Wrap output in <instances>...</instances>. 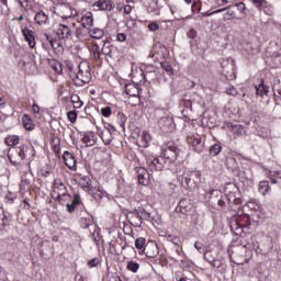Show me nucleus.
Returning <instances> with one entry per match:
<instances>
[{
    "label": "nucleus",
    "mask_w": 281,
    "mask_h": 281,
    "mask_svg": "<svg viewBox=\"0 0 281 281\" xmlns=\"http://www.w3.org/2000/svg\"><path fill=\"white\" fill-rule=\"evenodd\" d=\"M187 142L190 146H192L195 153H203V148H205V143L203 142V137L199 134H189L187 136Z\"/></svg>",
    "instance_id": "nucleus-7"
},
{
    "label": "nucleus",
    "mask_w": 281,
    "mask_h": 281,
    "mask_svg": "<svg viewBox=\"0 0 281 281\" xmlns=\"http://www.w3.org/2000/svg\"><path fill=\"white\" fill-rule=\"evenodd\" d=\"M22 124L25 128V131H34L35 128V124H34V121L32 120V117H30V115L27 114H24L22 116Z\"/></svg>",
    "instance_id": "nucleus-27"
},
{
    "label": "nucleus",
    "mask_w": 281,
    "mask_h": 281,
    "mask_svg": "<svg viewBox=\"0 0 281 281\" xmlns=\"http://www.w3.org/2000/svg\"><path fill=\"white\" fill-rule=\"evenodd\" d=\"M161 157L168 164H175L177 157H179V148H177V145H175L173 142H168L166 146L162 147Z\"/></svg>",
    "instance_id": "nucleus-3"
},
{
    "label": "nucleus",
    "mask_w": 281,
    "mask_h": 281,
    "mask_svg": "<svg viewBox=\"0 0 281 281\" xmlns=\"http://www.w3.org/2000/svg\"><path fill=\"white\" fill-rule=\"evenodd\" d=\"M100 265V259L93 258L88 262V267L93 269V267H98Z\"/></svg>",
    "instance_id": "nucleus-53"
},
{
    "label": "nucleus",
    "mask_w": 281,
    "mask_h": 281,
    "mask_svg": "<svg viewBox=\"0 0 281 281\" xmlns=\"http://www.w3.org/2000/svg\"><path fill=\"white\" fill-rule=\"evenodd\" d=\"M135 170H136L138 183L140 186H149L150 184V173L148 172V170L144 167H137Z\"/></svg>",
    "instance_id": "nucleus-12"
},
{
    "label": "nucleus",
    "mask_w": 281,
    "mask_h": 281,
    "mask_svg": "<svg viewBox=\"0 0 281 281\" xmlns=\"http://www.w3.org/2000/svg\"><path fill=\"white\" fill-rule=\"evenodd\" d=\"M135 247L136 249H144L146 247V238L139 237L135 239Z\"/></svg>",
    "instance_id": "nucleus-45"
},
{
    "label": "nucleus",
    "mask_w": 281,
    "mask_h": 281,
    "mask_svg": "<svg viewBox=\"0 0 281 281\" xmlns=\"http://www.w3.org/2000/svg\"><path fill=\"white\" fill-rule=\"evenodd\" d=\"M21 32L24 36V41H26L29 44V47L34 49V47H36V37L34 36V31L30 30L27 25H21Z\"/></svg>",
    "instance_id": "nucleus-11"
},
{
    "label": "nucleus",
    "mask_w": 281,
    "mask_h": 281,
    "mask_svg": "<svg viewBox=\"0 0 281 281\" xmlns=\"http://www.w3.org/2000/svg\"><path fill=\"white\" fill-rule=\"evenodd\" d=\"M111 113H113V110L111 109V106H105L101 109V115L103 117H111Z\"/></svg>",
    "instance_id": "nucleus-47"
},
{
    "label": "nucleus",
    "mask_w": 281,
    "mask_h": 281,
    "mask_svg": "<svg viewBox=\"0 0 281 281\" xmlns=\"http://www.w3.org/2000/svg\"><path fill=\"white\" fill-rule=\"evenodd\" d=\"M56 34L60 41H71L74 38V31L69 22H59Z\"/></svg>",
    "instance_id": "nucleus-4"
},
{
    "label": "nucleus",
    "mask_w": 281,
    "mask_h": 281,
    "mask_svg": "<svg viewBox=\"0 0 281 281\" xmlns=\"http://www.w3.org/2000/svg\"><path fill=\"white\" fill-rule=\"evenodd\" d=\"M158 128L161 130L162 133H172L175 131V120L168 115H165L158 120Z\"/></svg>",
    "instance_id": "nucleus-9"
},
{
    "label": "nucleus",
    "mask_w": 281,
    "mask_h": 281,
    "mask_svg": "<svg viewBox=\"0 0 281 281\" xmlns=\"http://www.w3.org/2000/svg\"><path fill=\"white\" fill-rule=\"evenodd\" d=\"M101 52L104 56H111L113 52V45H111V42H104Z\"/></svg>",
    "instance_id": "nucleus-34"
},
{
    "label": "nucleus",
    "mask_w": 281,
    "mask_h": 281,
    "mask_svg": "<svg viewBox=\"0 0 281 281\" xmlns=\"http://www.w3.org/2000/svg\"><path fill=\"white\" fill-rule=\"evenodd\" d=\"M93 25V13L87 12L85 15L81 18V26L83 30H89Z\"/></svg>",
    "instance_id": "nucleus-26"
},
{
    "label": "nucleus",
    "mask_w": 281,
    "mask_h": 281,
    "mask_svg": "<svg viewBox=\"0 0 281 281\" xmlns=\"http://www.w3.org/2000/svg\"><path fill=\"white\" fill-rule=\"evenodd\" d=\"M235 5H236L237 10H239V12L241 14H245V10H247V7L244 4V2H238Z\"/></svg>",
    "instance_id": "nucleus-57"
},
{
    "label": "nucleus",
    "mask_w": 281,
    "mask_h": 281,
    "mask_svg": "<svg viewBox=\"0 0 281 281\" xmlns=\"http://www.w3.org/2000/svg\"><path fill=\"white\" fill-rule=\"evenodd\" d=\"M183 273L181 271H177L176 274H175V280L176 281H179L181 279H183Z\"/></svg>",
    "instance_id": "nucleus-63"
},
{
    "label": "nucleus",
    "mask_w": 281,
    "mask_h": 281,
    "mask_svg": "<svg viewBox=\"0 0 281 281\" xmlns=\"http://www.w3.org/2000/svg\"><path fill=\"white\" fill-rule=\"evenodd\" d=\"M53 188H54L53 192L54 194H57V196H60L61 194H65L68 192L67 186H65V183H63L60 180H55Z\"/></svg>",
    "instance_id": "nucleus-24"
},
{
    "label": "nucleus",
    "mask_w": 281,
    "mask_h": 281,
    "mask_svg": "<svg viewBox=\"0 0 281 281\" xmlns=\"http://www.w3.org/2000/svg\"><path fill=\"white\" fill-rule=\"evenodd\" d=\"M226 93L228 95H238V90L235 88V87H229L227 90H226Z\"/></svg>",
    "instance_id": "nucleus-59"
},
{
    "label": "nucleus",
    "mask_w": 281,
    "mask_h": 281,
    "mask_svg": "<svg viewBox=\"0 0 281 281\" xmlns=\"http://www.w3.org/2000/svg\"><path fill=\"white\" fill-rule=\"evenodd\" d=\"M204 260L206 262H209V265H211L214 260V257L212 256V252L211 251H206L204 252Z\"/></svg>",
    "instance_id": "nucleus-54"
},
{
    "label": "nucleus",
    "mask_w": 281,
    "mask_h": 281,
    "mask_svg": "<svg viewBox=\"0 0 281 281\" xmlns=\"http://www.w3.org/2000/svg\"><path fill=\"white\" fill-rule=\"evenodd\" d=\"M148 30L149 32H157V30H159V24H157V22H151L148 24Z\"/></svg>",
    "instance_id": "nucleus-56"
},
{
    "label": "nucleus",
    "mask_w": 281,
    "mask_h": 281,
    "mask_svg": "<svg viewBox=\"0 0 281 281\" xmlns=\"http://www.w3.org/2000/svg\"><path fill=\"white\" fill-rule=\"evenodd\" d=\"M223 16L224 21H232V19H236V12L228 10Z\"/></svg>",
    "instance_id": "nucleus-49"
},
{
    "label": "nucleus",
    "mask_w": 281,
    "mask_h": 281,
    "mask_svg": "<svg viewBox=\"0 0 281 281\" xmlns=\"http://www.w3.org/2000/svg\"><path fill=\"white\" fill-rule=\"evenodd\" d=\"M47 43H49L50 47H53L54 52L58 55L63 54L64 48L63 45H60V43H58L56 40H54V37H52L49 34L45 33L44 34Z\"/></svg>",
    "instance_id": "nucleus-21"
},
{
    "label": "nucleus",
    "mask_w": 281,
    "mask_h": 281,
    "mask_svg": "<svg viewBox=\"0 0 281 281\" xmlns=\"http://www.w3.org/2000/svg\"><path fill=\"white\" fill-rule=\"evenodd\" d=\"M8 159L12 166H18L20 170H24V172H31V162L26 161L23 165V160L20 158L19 154L14 153L13 149L8 154Z\"/></svg>",
    "instance_id": "nucleus-6"
},
{
    "label": "nucleus",
    "mask_w": 281,
    "mask_h": 281,
    "mask_svg": "<svg viewBox=\"0 0 281 281\" xmlns=\"http://www.w3.org/2000/svg\"><path fill=\"white\" fill-rule=\"evenodd\" d=\"M88 34L91 38L99 41L100 38H102L104 36V30L98 29V27L90 29L88 31Z\"/></svg>",
    "instance_id": "nucleus-28"
},
{
    "label": "nucleus",
    "mask_w": 281,
    "mask_h": 281,
    "mask_svg": "<svg viewBox=\"0 0 281 281\" xmlns=\"http://www.w3.org/2000/svg\"><path fill=\"white\" fill-rule=\"evenodd\" d=\"M150 142H153L150 133L143 132L140 135H138L137 146H139V148H148V146H150Z\"/></svg>",
    "instance_id": "nucleus-18"
},
{
    "label": "nucleus",
    "mask_w": 281,
    "mask_h": 281,
    "mask_svg": "<svg viewBox=\"0 0 281 281\" xmlns=\"http://www.w3.org/2000/svg\"><path fill=\"white\" fill-rule=\"evenodd\" d=\"M128 216L134 223V227H142L144 221H149L150 223H157L153 213L148 212L146 209L138 206L134 211L128 213Z\"/></svg>",
    "instance_id": "nucleus-1"
},
{
    "label": "nucleus",
    "mask_w": 281,
    "mask_h": 281,
    "mask_svg": "<svg viewBox=\"0 0 281 281\" xmlns=\"http://www.w3.org/2000/svg\"><path fill=\"white\" fill-rule=\"evenodd\" d=\"M13 150L22 161L25 159V157H27V146L25 145L13 147Z\"/></svg>",
    "instance_id": "nucleus-29"
},
{
    "label": "nucleus",
    "mask_w": 281,
    "mask_h": 281,
    "mask_svg": "<svg viewBox=\"0 0 281 281\" xmlns=\"http://www.w3.org/2000/svg\"><path fill=\"white\" fill-rule=\"evenodd\" d=\"M34 21L37 25L41 26L49 25V15L45 11L41 10L35 14Z\"/></svg>",
    "instance_id": "nucleus-20"
},
{
    "label": "nucleus",
    "mask_w": 281,
    "mask_h": 281,
    "mask_svg": "<svg viewBox=\"0 0 281 281\" xmlns=\"http://www.w3.org/2000/svg\"><path fill=\"white\" fill-rule=\"evenodd\" d=\"M201 182V172L194 171L189 173H184L181 178V183L186 188V190H190L194 192V190H199V183Z\"/></svg>",
    "instance_id": "nucleus-2"
},
{
    "label": "nucleus",
    "mask_w": 281,
    "mask_h": 281,
    "mask_svg": "<svg viewBox=\"0 0 281 281\" xmlns=\"http://www.w3.org/2000/svg\"><path fill=\"white\" fill-rule=\"evenodd\" d=\"M32 111L34 115H38L41 113V108L38 106V104L34 103L32 106Z\"/></svg>",
    "instance_id": "nucleus-62"
},
{
    "label": "nucleus",
    "mask_w": 281,
    "mask_h": 281,
    "mask_svg": "<svg viewBox=\"0 0 281 281\" xmlns=\"http://www.w3.org/2000/svg\"><path fill=\"white\" fill-rule=\"evenodd\" d=\"M216 5L221 7V5H227V3H229V1L227 0H215Z\"/></svg>",
    "instance_id": "nucleus-64"
},
{
    "label": "nucleus",
    "mask_w": 281,
    "mask_h": 281,
    "mask_svg": "<svg viewBox=\"0 0 281 281\" xmlns=\"http://www.w3.org/2000/svg\"><path fill=\"white\" fill-rule=\"evenodd\" d=\"M271 191V187L269 186V181H260L259 182V192L261 194H267L268 192Z\"/></svg>",
    "instance_id": "nucleus-36"
},
{
    "label": "nucleus",
    "mask_w": 281,
    "mask_h": 281,
    "mask_svg": "<svg viewBox=\"0 0 281 281\" xmlns=\"http://www.w3.org/2000/svg\"><path fill=\"white\" fill-rule=\"evenodd\" d=\"M59 16L63 21H67V19H71L74 16V9L69 3H63L59 5Z\"/></svg>",
    "instance_id": "nucleus-15"
},
{
    "label": "nucleus",
    "mask_w": 281,
    "mask_h": 281,
    "mask_svg": "<svg viewBox=\"0 0 281 281\" xmlns=\"http://www.w3.org/2000/svg\"><path fill=\"white\" fill-rule=\"evenodd\" d=\"M92 58H94V60H100V46L94 45L92 47Z\"/></svg>",
    "instance_id": "nucleus-48"
},
{
    "label": "nucleus",
    "mask_w": 281,
    "mask_h": 281,
    "mask_svg": "<svg viewBox=\"0 0 281 281\" xmlns=\"http://www.w3.org/2000/svg\"><path fill=\"white\" fill-rule=\"evenodd\" d=\"M81 204L82 200H80V193H75L70 202L66 203V210L69 214H74V212H76V207Z\"/></svg>",
    "instance_id": "nucleus-17"
},
{
    "label": "nucleus",
    "mask_w": 281,
    "mask_h": 281,
    "mask_svg": "<svg viewBox=\"0 0 281 281\" xmlns=\"http://www.w3.org/2000/svg\"><path fill=\"white\" fill-rule=\"evenodd\" d=\"M155 71V66H147L145 68V71L142 74L144 80H146V74H154Z\"/></svg>",
    "instance_id": "nucleus-52"
},
{
    "label": "nucleus",
    "mask_w": 281,
    "mask_h": 281,
    "mask_svg": "<svg viewBox=\"0 0 281 281\" xmlns=\"http://www.w3.org/2000/svg\"><path fill=\"white\" fill-rule=\"evenodd\" d=\"M76 36L81 41V38H85V27H78L76 31Z\"/></svg>",
    "instance_id": "nucleus-55"
},
{
    "label": "nucleus",
    "mask_w": 281,
    "mask_h": 281,
    "mask_svg": "<svg viewBox=\"0 0 281 281\" xmlns=\"http://www.w3.org/2000/svg\"><path fill=\"white\" fill-rule=\"evenodd\" d=\"M262 11L265 12V14H267V16H273V14H276V12L273 11V5H271L269 2H266Z\"/></svg>",
    "instance_id": "nucleus-42"
},
{
    "label": "nucleus",
    "mask_w": 281,
    "mask_h": 281,
    "mask_svg": "<svg viewBox=\"0 0 281 281\" xmlns=\"http://www.w3.org/2000/svg\"><path fill=\"white\" fill-rule=\"evenodd\" d=\"M231 131L234 133V135H238V137L245 135V126L240 124H231Z\"/></svg>",
    "instance_id": "nucleus-30"
},
{
    "label": "nucleus",
    "mask_w": 281,
    "mask_h": 281,
    "mask_svg": "<svg viewBox=\"0 0 281 281\" xmlns=\"http://www.w3.org/2000/svg\"><path fill=\"white\" fill-rule=\"evenodd\" d=\"M127 270L132 271V273H137V271H139V265L135 261H128Z\"/></svg>",
    "instance_id": "nucleus-43"
},
{
    "label": "nucleus",
    "mask_w": 281,
    "mask_h": 281,
    "mask_svg": "<svg viewBox=\"0 0 281 281\" xmlns=\"http://www.w3.org/2000/svg\"><path fill=\"white\" fill-rule=\"evenodd\" d=\"M194 248L199 251V254H205V247L201 241H195Z\"/></svg>",
    "instance_id": "nucleus-50"
},
{
    "label": "nucleus",
    "mask_w": 281,
    "mask_h": 281,
    "mask_svg": "<svg viewBox=\"0 0 281 281\" xmlns=\"http://www.w3.org/2000/svg\"><path fill=\"white\" fill-rule=\"evenodd\" d=\"M211 266L214 267L215 269H221L223 267V262H221V260L214 258Z\"/></svg>",
    "instance_id": "nucleus-58"
},
{
    "label": "nucleus",
    "mask_w": 281,
    "mask_h": 281,
    "mask_svg": "<svg viewBox=\"0 0 281 281\" xmlns=\"http://www.w3.org/2000/svg\"><path fill=\"white\" fill-rule=\"evenodd\" d=\"M63 159L67 169L76 172L77 166H76V157H74V154L66 150L63 154Z\"/></svg>",
    "instance_id": "nucleus-14"
},
{
    "label": "nucleus",
    "mask_w": 281,
    "mask_h": 281,
    "mask_svg": "<svg viewBox=\"0 0 281 281\" xmlns=\"http://www.w3.org/2000/svg\"><path fill=\"white\" fill-rule=\"evenodd\" d=\"M216 203H214V201H211V203L213 204L214 210H221L222 207H225V200L223 199V195H221L217 200H215Z\"/></svg>",
    "instance_id": "nucleus-39"
},
{
    "label": "nucleus",
    "mask_w": 281,
    "mask_h": 281,
    "mask_svg": "<svg viewBox=\"0 0 281 281\" xmlns=\"http://www.w3.org/2000/svg\"><path fill=\"white\" fill-rule=\"evenodd\" d=\"M256 95H260V98H265V95H269V86L265 85V79H260L259 85L255 86Z\"/></svg>",
    "instance_id": "nucleus-22"
},
{
    "label": "nucleus",
    "mask_w": 281,
    "mask_h": 281,
    "mask_svg": "<svg viewBox=\"0 0 281 281\" xmlns=\"http://www.w3.org/2000/svg\"><path fill=\"white\" fill-rule=\"evenodd\" d=\"M125 93L126 95L135 98V95H137V88H135V85L133 83L125 85Z\"/></svg>",
    "instance_id": "nucleus-35"
},
{
    "label": "nucleus",
    "mask_w": 281,
    "mask_h": 281,
    "mask_svg": "<svg viewBox=\"0 0 281 281\" xmlns=\"http://www.w3.org/2000/svg\"><path fill=\"white\" fill-rule=\"evenodd\" d=\"M71 102H72L75 109H82V106L85 104V102H82L80 100V97H78V95H72L71 97Z\"/></svg>",
    "instance_id": "nucleus-41"
},
{
    "label": "nucleus",
    "mask_w": 281,
    "mask_h": 281,
    "mask_svg": "<svg viewBox=\"0 0 281 281\" xmlns=\"http://www.w3.org/2000/svg\"><path fill=\"white\" fill-rule=\"evenodd\" d=\"M77 78L78 80H81L83 85H87L91 80V66L87 63H80Z\"/></svg>",
    "instance_id": "nucleus-8"
},
{
    "label": "nucleus",
    "mask_w": 281,
    "mask_h": 281,
    "mask_svg": "<svg viewBox=\"0 0 281 281\" xmlns=\"http://www.w3.org/2000/svg\"><path fill=\"white\" fill-rule=\"evenodd\" d=\"M251 3L257 10H263L265 5H267V0H251Z\"/></svg>",
    "instance_id": "nucleus-44"
},
{
    "label": "nucleus",
    "mask_w": 281,
    "mask_h": 281,
    "mask_svg": "<svg viewBox=\"0 0 281 281\" xmlns=\"http://www.w3.org/2000/svg\"><path fill=\"white\" fill-rule=\"evenodd\" d=\"M83 144H87L88 147L95 146L98 142V136L93 132H86L82 137Z\"/></svg>",
    "instance_id": "nucleus-23"
},
{
    "label": "nucleus",
    "mask_w": 281,
    "mask_h": 281,
    "mask_svg": "<svg viewBox=\"0 0 281 281\" xmlns=\"http://www.w3.org/2000/svg\"><path fill=\"white\" fill-rule=\"evenodd\" d=\"M116 41H119V43H124V41H126V35L125 33H119L116 35Z\"/></svg>",
    "instance_id": "nucleus-60"
},
{
    "label": "nucleus",
    "mask_w": 281,
    "mask_h": 281,
    "mask_svg": "<svg viewBox=\"0 0 281 281\" xmlns=\"http://www.w3.org/2000/svg\"><path fill=\"white\" fill-rule=\"evenodd\" d=\"M226 10H229V7L223 8V9H217L211 13H207V16H211V14H221V12H225Z\"/></svg>",
    "instance_id": "nucleus-61"
},
{
    "label": "nucleus",
    "mask_w": 281,
    "mask_h": 281,
    "mask_svg": "<svg viewBox=\"0 0 281 281\" xmlns=\"http://www.w3.org/2000/svg\"><path fill=\"white\" fill-rule=\"evenodd\" d=\"M154 53L161 58H168V48L161 43H156L154 45Z\"/></svg>",
    "instance_id": "nucleus-25"
},
{
    "label": "nucleus",
    "mask_w": 281,
    "mask_h": 281,
    "mask_svg": "<svg viewBox=\"0 0 281 281\" xmlns=\"http://www.w3.org/2000/svg\"><path fill=\"white\" fill-rule=\"evenodd\" d=\"M2 229H5L7 227H10V223H11V220H10V213H5L2 211Z\"/></svg>",
    "instance_id": "nucleus-38"
},
{
    "label": "nucleus",
    "mask_w": 281,
    "mask_h": 281,
    "mask_svg": "<svg viewBox=\"0 0 281 281\" xmlns=\"http://www.w3.org/2000/svg\"><path fill=\"white\" fill-rule=\"evenodd\" d=\"M7 146H16L19 144V136L12 135L5 138Z\"/></svg>",
    "instance_id": "nucleus-40"
},
{
    "label": "nucleus",
    "mask_w": 281,
    "mask_h": 281,
    "mask_svg": "<svg viewBox=\"0 0 281 281\" xmlns=\"http://www.w3.org/2000/svg\"><path fill=\"white\" fill-rule=\"evenodd\" d=\"M56 201L61 205H65V203L67 204L69 203V201H71V194H69V191H66V193H61L60 195H57Z\"/></svg>",
    "instance_id": "nucleus-31"
},
{
    "label": "nucleus",
    "mask_w": 281,
    "mask_h": 281,
    "mask_svg": "<svg viewBox=\"0 0 281 281\" xmlns=\"http://www.w3.org/2000/svg\"><path fill=\"white\" fill-rule=\"evenodd\" d=\"M192 210V204L190 203V200L182 199L178 203L176 207V212H179L180 214H188Z\"/></svg>",
    "instance_id": "nucleus-19"
},
{
    "label": "nucleus",
    "mask_w": 281,
    "mask_h": 281,
    "mask_svg": "<svg viewBox=\"0 0 281 281\" xmlns=\"http://www.w3.org/2000/svg\"><path fill=\"white\" fill-rule=\"evenodd\" d=\"M225 166L229 169V170H236V168H238V162L236 161V158L234 157H227L225 160Z\"/></svg>",
    "instance_id": "nucleus-32"
},
{
    "label": "nucleus",
    "mask_w": 281,
    "mask_h": 281,
    "mask_svg": "<svg viewBox=\"0 0 281 281\" xmlns=\"http://www.w3.org/2000/svg\"><path fill=\"white\" fill-rule=\"evenodd\" d=\"M148 167L150 170H156L157 172H161L164 170L166 164H168L164 156L160 157H150L146 159Z\"/></svg>",
    "instance_id": "nucleus-10"
},
{
    "label": "nucleus",
    "mask_w": 281,
    "mask_h": 281,
    "mask_svg": "<svg viewBox=\"0 0 281 281\" xmlns=\"http://www.w3.org/2000/svg\"><path fill=\"white\" fill-rule=\"evenodd\" d=\"M222 150H223V146H221V144L216 143L210 147L209 153H210V155H212V157H216L217 155L221 154Z\"/></svg>",
    "instance_id": "nucleus-33"
},
{
    "label": "nucleus",
    "mask_w": 281,
    "mask_h": 281,
    "mask_svg": "<svg viewBox=\"0 0 281 281\" xmlns=\"http://www.w3.org/2000/svg\"><path fill=\"white\" fill-rule=\"evenodd\" d=\"M143 251L147 258H157L159 256V246L155 241H149L145 245Z\"/></svg>",
    "instance_id": "nucleus-13"
},
{
    "label": "nucleus",
    "mask_w": 281,
    "mask_h": 281,
    "mask_svg": "<svg viewBox=\"0 0 281 281\" xmlns=\"http://www.w3.org/2000/svg\"><path fill=\"white\" fill-rule=\"evenodd\" d=\"M222 67V75L225 76L226 80H234L236 78V71L234 70V67H236V64L234 63V59H223L221 61Z\"/></svg>",
    "instance_id": "nucleus-5"
},
{
    "label": "nucleus",
    "mask_w": 281,
    "mask_h": 281,
    "mask_svg": "<svg viewBox=\"0 0 281 281\" xmlns=\"http://www.w3.org/2000/svg\"><path fill=\"white\" fill-rule=\"evenodd\" d=\"M94 8H99V10L111 12L115 10V2L111 0H98L94 2Z\"/></svg>",
    "instance_id": "nucleus-16"
},
{
    "label": "nucleus",
    "mask_w": 281,
    "mask_h": 281,
    "mask_svg": "<svg viewBox=\"0 0 281 281\" xmlns=\"http://www.w3.org/2000/svg\"><path fill=\"white\" fill-rule=\"evenodd\" d=\"M160 66H161V69H164V71H166V74L168 76H173L175 75V70L172 69V65H170L168 61H161Z\"/></svg>",
    "instance_id": "nucleus-37"
},
{
    "label": "nucleus",
    "mask_w": 281,
    "mask_h": 281,
    "mask_svg": "<svg viewBox=\"0 0 281 281\" xmlns=\"http://www.w3.org/2000/svg\"><path fill=\"white\" fill-rule=\"evenodd\" d=\"M52 68L54 69V71H56V74L63 72V67L60 66V63H58V61H53Z\"/></svg>",
    "instance_id": "nucleus-51"
},
{
    "label": "nucleus",
    "mask_w": 281,
    "mask_h": 281,
    "mask_svg": "<svg viewBox=\"0 0 281 281\" xmlns=\"http://www.w3.org/2000/svg\"><path fill=\"white\" fill-rule=\"evenodd\" d=\"M67 119L70 121L71 124H76V121L78 120V113L76 111H69L67 113Z\"/></svg>",
    "instance_id": "nucleus-46"
}]
</instances>
